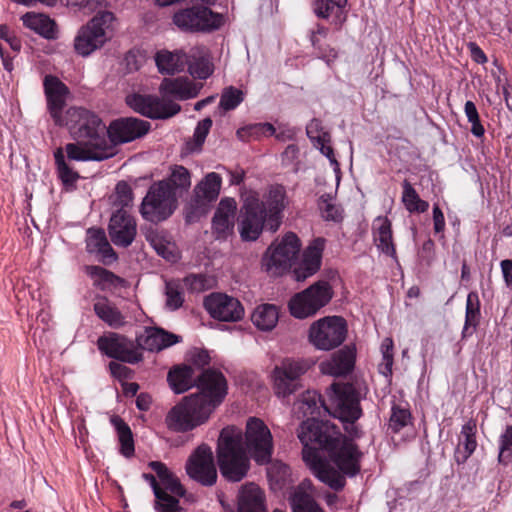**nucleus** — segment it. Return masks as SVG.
Instances as JSON below:
<instances>
[{
	"instance_id": "nucleus-64",
	"label": "nucleus",
	"mask_w": 512,
	"mask_h": 512,
	"mask_svg": "<svg viewBox=\"0 0 512 512\" xmlns=\"http://www.w3.org/2000/svg\"><path fill=\"white\" fill-rule=\"evenodd\" d=\"M211 127H212V120L209 117L198 122V124L195 128V131H194V135H193L195 144L198 147H201L203 145V143L205 142V139H206Z\"/></svg>"
},
{
	"instance_id": "nucleus-29",
	"label": "nucleus",
	"mask_w": 512,
	"mask_h": 512,
	"mask_svg": "<svg viewBox=\"0 0 512 512\" xmlns=\"http://www.w3.org/2000/svg\"><path fill=\"white\" fill-rule=\"evenodd\" d=\"M181 341V337L162 328L150 327L136 337L140 349L161 351Z\"/></svg>"
},
{
	"instance_id": "nucleus-27",
	"label": "nucleus",
	"mask_w": 512,
	"mask_h": 512,
	"mask_svg": "<svg viewBox=\"0 0 512 512\" xmlns=\"http://www.w3.org/2000/svg\"><path fill=\"white\" fill-rule=\"evenodd\" d=\"M262 201L266 209L267 229L276 232L282 223L283 211L286 207L285 188L281 185L272 186Z\"/></svg>"
},
{
	"instance_id": "nucleus-59",
	"label": "nucleus",
	"mask_w": 512,
	"mask_h": 512,
	"mask_svg": "<svg viewBox=\"0 0 512 512\" xmlns=\"http://www.w3.org/2000/svg\"><path fill=\"white\" fill-rule=\"evenodd\" d=\"M311 45L314 48L317 57L324 60L327 64L334 62L338 57L337 50L329 44L324 43L323 40L320 41L314 38Z\"/></svg>"
},
{
	"instance_id": "nucleus-49",
	"label": "nucleus",
	"mask_w": 512,
	"mask_h": 512,
	"mask_svg": "<svg viewBox=\"0 0 512 512\" xmlns=\"http://www.w3.org/2000/svg\"><path fill=\"white\" fill-rule=\"evenodd\" d=\"M160 182H167L170 190L175 193L177 189L186 191L191 186L190 172L184 166L177 165L173 168L169 178Z\"/></svg>"
},
{
	"instance_id": "nucleus-17",
	"label": "nucleus",
	"mask_w": 512,
	"mask_h": 512,
	"mask_svg": "<svg viewBox=\"0 0 512 512\" xmlns=\"http://www.w3.org/2000/svg\"><path fill=\"white\" fill-rule=\"evenodd\" d=\"M97 346L109 358L123 363L137 364L143 360V354L137 342L115 332L100 336Z\"/></svg>"
},
{
	"instance_id": "nucleus-28",
	"label": "nucleus",
	"mask_w": 512,
	"mask_h": 512,
	"mask_svg": "<svg viewBox=\"0 0 512 512\" xmlns=\"http://www.w3.org/2000/svg\"><path fill=\"white\" fill-rule=\"evenodd\" d=\"M355 359V347L346 345L333 353L330 359L322 361L320 363V370L323 374L330 376H344L354 369Z\"/></svg>"
},
{
	"instance_id": "nucleus-14",
	"label": "nucleus",
	"mask_w": 512,
	"mask_h": 512,
	"mask_svg": "<svg viewBox=\"0 0 512 512\" xmlns=\"http://www.w3.org/2000/svg\"><path fill=\"white\" fill-rule=\"evenodd\" d=\"M267 227L265 204L256 194L245 198L238 217V231L243 241H256Z\"/></svg>"
},
{
	"instance_id": "nucleus-8",
	"label": "nucleus",
	"mask_w": 512,
	"mask_h": 512,
	"mask_svg": "<svg viewBox=\"0 0 512 512\" xmlns=\"http://www.w3.org/2000/svg\"><path fill=\"white\" fill-rule=\"evenodd\" d=\"M301 248L298 236L286 233L280 242L272 243L262 257V268L271 276H281L292 267Z\"/></svg>"
},
{
	"instance_id": "nucleus-62",
	"label": "nucleus",
	"mask_w": 512,
	"mask_h": 512,
	"mask_svg": "<svg viewBox=\"0 0 512 512\" xmlns=\"http://www.w3.org/2000/svg\"><path fill=\"white\" fill-rule=\"evenodd\" d=\"M313 11L318 18L328 19L336 12V6L330 0H315L313 3Z\"/></svg>"
},
{
	"instance_id": "nucleus-1",
	"label": "nucleus",
	"mask_w": 512,
	"mask_h": 512,
	"mask_svg": "<svg viewBox=\"0 0 512 512\" xmlns=\"http://www.w3.org/2000/svg\"><path fill=\"white\" fill-rule=\"evenodd\" d=\"M303 445V460L310 465L316 477L334 491H341L346 477H355L361 471L363 453L353 441L330 421H303L297 430Z\"/></svg>"
},
{
	"instance_id": "nucleus-45",
	"label": "nucleus",
	"mask_w": 512,
	"mask_h": 512,
	"mask_svg": "<svg viewBox=\"0 0 512 512\" xmlns=\"http://www.w3.org/2000/svg\"><path fill=\"white\" fill-rule=\"evenodd\" d=\"M87 274L95 279L94 285L104 290L106 286H121L125 282L123 278L101 266L91 265L86 267Z\"/></svg>"
},
{
	"instance_id": "nucleus-47",
	"label": "nucleus",
	"mask_w": 512,
	"mask_h": 512,
	"mask_svg": "<svg viewBox=\"0 0 512 512\" xmlns=\"http://www.w3.org/2000/svg\"><path fill=\"white\" fill-rule=\"evenodd\" d=\"M54 158L58 177L62 181L63 185L66 187L74 186L80 176L66 163L62 148L56 149L54 152Z\"/></svg>"
},
{
	"instance_id": "nucleus-54",
	"label": "nucleus",
	"mask_w": 512,
	"mask_h": 512,
	"mask_svg": "<svg viewBox=\"0 0 512 512\" xmlns=\"http://www.w3.org/2000/svg\"><path fill=\"white\" fill-rule=\"evenodd\" d=\"M411 420V413L409 409L394 404L391 408V415L389 419V428L393 433L400 432L406 427Z\"/></svg>"
},
{
	"instance_id": "nucleus-7",
	"label": "nucleus",
	"mask_w": 512,
	"mask_h": 512,
	"mask_svg": "<svg viewBox=\"0 0 512 512\" xmlns=\"http://www.w3.org/2000/svg\"><path fill=\"white\" fill-rule=\"evenodd\" d=\"M301 248L298 236L286 233L280 242L272 243L262 257V268L271 276H281L292 267Z\"/></svg>"
},
{
	"instance_id": "nucleus-38",
	"label": "nucleus",
	"mask_w": 512,
	"mask_h": 512,
	"mask_svg": "<svg viewBox=\"0 0 512 512\" xmlns=\"http://www.w3.org/2000/svg\"><path fill=\"white\" fill-rule=\"evenodd\" d=\"M196 377L191 366H176L168 372L167 381L176 394H181L195 386Z\"/></svg>"
},
{
	"instance_id": "nucleus-58",
	"label": "nucleus",
	"mask_w": 512,
	"mask_h": 512,
	"mask_svg": "<svg viewBox=\"0 0 512 512\" xmlns=\"http://www.w3.org/2000/svg\"><path fill=\"white\" fill-rule=\"evenodd\" d=\"M311 45L314 48L317 57L324 60L327 64L334 62L338 57L337 50L329 44L324 43L323 40L320 41L314 38Z\"/></svg>"
},
{
	"instance_id": "nucleus-32",
	"label": "nucleus",
	"mask_w": 512,
	"mask_h": 512,
	"mask_svg": "<svg viewBox=\"0 0 512 512\" xmlns=\"http://www.w3.org/2000/svg\"><path fill=\"white\" fill-rule=\"evenodd\" d=\"M373 238L379 251L397 261L391 221L379 216L373 222Z\"/></svg>"
},
{
	"instance_id": "nucleus-52",
	"label": "nucleus",
	"mask_w": 512,
	"mask_h": 512,
	"mask_svg": "<svg viewBox=\"0 0 512 512\" xmlns=\"http://www.w3.org/2000/svg\"><path fill=\"white\" fill-rule=\"evenodd\" d=\"M155 510L157 512H185L179 504L178 496L167 493L165 490L155 496Z\"/></svg>"
},
{
	"instance_id": "nucleus-40",
	"label": "nucleus",
	"mask_w": 512,
	"mask_h": 512,
	"mask_svg": "<svg viewBox=\"0 0 512 512\" xmlns=\"http://www.w3.org/2000/svg\"><path fill=\"white\" fill-rule=\"evenodd\" d=\"M481 312H480V300L478 293L471 291L467 295L466 309H465V323L462 330V338L471 336L476 327L480 323Z\"/></svg>"
},
{
	"instance_id": "nucleus-6",
	"label": "nucleus",
	"mask_w": 512,
	"mask_h": 512,
	"mask_svg": "<svg viewBox=\"0 0 512 512\" xmlns=\"http://www.w3.org/2000/svg\"><path fill=\"white\" fill-rule=\"evenodd\" d=\"M177 204V195L167 182H154L142 200L140 214L144 220L157 224L167 220Z\"/></svg>"
},
{
	"instance_id": "nucleus-61",
	"label": "nucleus",
	"mask_w": 512,
	"mask_h": 512,
	"mask_svg": "<svg viewBox=\"0 0 512 512\" xmlns=\"http://www.w3.org/2000/svg\"><path fill=\"white\" fill-rule=\"evenodd\" d=\"M289 476V466L277 462L274 463L269 469H268V477L271 481H274L277 484H282L286 481L287 477Z\"/></svg>"
},
{
	"instance_id": "nucleus-18",
	"label": "nucleus",
	"mask_w": 512,
	"mask_h": 512,
	"mask_svg": "<svg viewBox=\"0 0 512 512\" xmlns=\"http://www.w3.org/2000/svg\"><path fill=\"white\" fill-rule=\"evenodd\" d=\"M173 21L185 31H211L221 26L222 17L208 7L197 5L175 13Z\"/></svg>"
},
{
	"instance_id": "nucleus-57",
	"label": "nucleus",
	"mask_w": 512,
	"mask_h": 512,
	"mask_svg": "<svg viewBox=\"0 0 512 512\" xmlns=\"http://www.w3.org/2000/svg\"><path fill=\"white\" fill-rule=\"evenodd\" d=\"M319 209L321 210L322 217L327 221L338 222L342 220V210L330 201L329 195L321 196Z\"/></svg>"
},
{
	"instance_id": "nucleus-4",
	"label": "nucleus",
	"mask_w": 512,
	"mask_h": 512,
	"mask_svg": "<svg viewBox=\"0 0 512 512\" xmlns=\"http://www.w3.org/2000/svg\"><path fill=\"white\" fill-rule=\"evenodd\" d=\"M214 411L200 395L189 394L167 412L164 422L171 432L187 433L206 424Z\"/></svg>"
},
{
	"instance_id": "nucleus-41",
	"label": "nucleus",
	"mask_w": 512,
	"mask_h": 512,
	"mask_svg": "<svg viewBox=\"0 0 512 512\" xmlns=\"http://www.w3.org/2000/svg\"><path fill=\"white\" fill-rule=\"evenodd\" d=\"M279 320V312L274 304H261L251 315L252 323L262 331L272 330Z\"/></svg>"
},
{
	"instance_id": "nucleus-36",
	"label": "nucleus",
	"mask_w": 512,
	"mask_h": 512,
	"mask_svg": "<svg viewBox=\"0 0 512 512\" xmlns=\"http://www.w3.org/2000/svg\"><path fill=\"white\" fill-rule=\"evenodd\" d=\"M148 466L155 472L163 486V490L178 497H183L185 495L186 490L181 484L179 478L170 471L164 463L160 461H151Z\"/></svg>"
},
{
	"instance_id": "nucleus-13",
	"label": "nucleus",
	"mask_w": 512,
	"mask_h": 512,
	"mask_svg": "<svg viewBox=\"0 0 512 512\" xmlns=\"http://www.w3.org/2000/svg\"><path fill=\"white\" fill-rule=\"evenodd\" d=\"M332 296L333 291L330 284L327 281H318L291 298L289 301L290 313L299 319L312 316L328 304Z\"/></svg>"
},
{
	"instance_id": "nucleus-2",
	"label": "nucleus",
	"mask_w": 512,
	"mask_h": 512,
	"mask_svg": "<svg viewBox=\"0 0 512 512\" xmlns=\"http://www.w3.org/2000/svg\"><path fill=\"white\" fill-rule=\"evenodd\" d=\"M216 458L221 475L229 482H240L250 469V458L244 447L243 434L235 426L224 427L216 445Z\"/></svg>"
},
{
	"instance_id": "nucleus-20",
	"label": "nucleus",
	"mask_w": 512,
	"mask_h": 512,
	"mask_svg": "<svg viewBox=\"0 0 512 512\" xmlns=\"http://www.w3.org/2000/svg\"><path fill=\"white\" fill-rule=\"evenodd\" d=\"M195 386L199 389L193 395H200L202 400L213 405L215 410L225 399L228 384L222 372L208 368L204 369L195 380Z\"/></svg>"
},
{
	"instance_id": "nucleus-31",
	"label": "nucleus",
	"mask_w": 512,
	"mask_h": 512,
	"mask_svg": "<svg viewBox=\"0 0 512 512\" xmlns=\"http://www.w3.org/2000/svg\"><path fill=\"white\" fill-rule=\"evenodd\" d=\"M477 425L474 419L468 420L461 428L458 445L454 450L453 459L457 465H463L477 449Z\"/></svg>"
},
{
	"instance_id": "nucleus-24",
	"label": "nucleus",
	"mask_w": 512,
	"mask_h": 512,
	"mask_svg": "<svg viewBox=\"0 0 512 512\" xmlns=\"http://www.w3.org/2000/svg\"><path fill=\"white\" fill-rule=\"evenodd\" d=\"M43 84L49 113L56 125L63 126L65 115L62 112L69 89L62 81L52 75L45 76Z\"/></svg>"
},
{
	"instance_id": "nucleus-46",
	"label": "nucleus",
	"mask_w": 512,
	"mask_h": 512,
	"mask_svg": "<svg viewBox=\"0 0 512 512\" xmlns=\"http://www.w3.org/2000/svg\"><path fill=\"white\" fill-rule=\"evenodd\" d=\"M402 202L410 213H424L429 208V203L422 200L412 184L405 179L402 183Z\"/></svg>"
},
{
	"instance_id": "nucleus-3",
	"label": "nucleus",
	"mask_w": 512,
	"mask_h": 512,
	"mask_svg": "<svg viewBox=\"0 0 512 512\" xmlns=\"http://www.w3.org/2000/svg\"><path fill=\"white\" fill-rule=\"evenodd\" d=\"M328 397L326 411L345 423L344 429L349 436L360 437V429L355 424L363 414L358 387L350 382H334L328 389Z\"/></svg>"
},
{
	"instance_id": "nucleus-60",
	"label": "nucleus",
	"mask_w": 512,
	"mask_h": 512,
	"mask_svg": "<svg viewBox=\"0 0 512 512\" xmlns=\"http://www.w3.org/2000/svg\"><path fill=\"white\" fill-rule=\"evenodd\" d=\"M88 233L86 249L89 253H97L108 242L105 232L102 229H91Z\"/></svg>"
},
{
	"instance_id": "nucleus-43",
	"label": "nucleus",
	"mask_w": 512,
	"mask_h": 512,
	"mask_svg": "<svg viewBox=\"0 0 512 512\" xmlns=\"http://www.w3.org/2000/svg\"><path fill=\"white\" fill-rule=\"evenodd\" d=\"M110 421L117 432L120 453L126 458L134 456V439L129 425L119 416H113Z\"/></svg>"
},
{
	"instance_id": "nucleus-19",
	"label": "nucleus",
	"mask_w": 512,
	"mask_h": 512,
	"mask_svg": "<svg viewBox=\"0 0 512 512\" xmlns=\"http://www.w3.org/2000/svg\"><path fill=\"white\" fill-rule=\"evenodd\" d=\"M127 105L136 113L150 119H168L180 112L179 104L161 100L155 95L132 94L126 98Z\"/></svg>"
},
{
	"instance_id": "nucleus-35",
	"label": "nucleus",
	"mask_w": 512,
	"mask_h": 512,
	"mask_svg": "<svg viewBox=\"0 0 512 512\" xmlns=\"http://www.w3.org/2000/svg\"><path fill=\"white\" fill-rule=\"evenodd\" d=\"M222 179L219 174L211 172L195 187L196 205H205L217 199Z\"/></svg>"
},
{
	"instance_id": "nucleus-11",
	"label": "nucleus",
	"mask_w": 512,
	"mask_h": 512,
	"mask_svg": "<svg viewBox=\"0 0 512 512\" xmlns=\"http://www.w3.org/2000/svg\"><path fill=\"white\" fill-rule=\"evenodd\" d=\"M347 322L341 316H326L309 329V341L319 350L329 351L340 346L347 336Z\"/></svg>"
},
{
	"instance_id": "nucleus-12",
	"label": "nucleus",
	"mask_w": 512,
	"mask_h": 512,
	"mask_svg": "<svg viewBox=\"0 0 512 512\" xmlns=\"http://www.w3.org/2000/svg\"><path fill=\"white\" fill-rule=\"evenodd\" d=\"M332 296L333 291L330 284L327 281H318L291 298L289 301L290 313L299 319L312 316L328 304Z\"/></svg>"
},
{
	"instance_id": "nucleus-48",
	"label": "nucleus",
	"mask_w": 512,
	"mask_h": 512,
	"mask_svg": "<svg viewBox=\"0 0 512 512\" xmlns=\"http://www.w3.org/2000/svg\"><path fill=\"white\" fill-rule=\"evenodd\" d=\"M293 512H324L312 496L297 490L290 499Z\"/></svg>"
},
{
	"instance_id": "nucleus-37",
	"label": "nucleus",
	"mask_w": 512,
	"mask_h": 512,
	"mask_svg": "<svg viewBox=\"0 0 512 512\" xmlns=\"http://www.w3.org/2000/svg\"><path fill=\"white\" fill-rule=\"evenodd\" d=\"M188 57L182 51L170 52L162 50L156 53L155 62L162 74H174L184 70Z\"/></svg>"
},
{
	"instance_id": "nucleus-63",
	"label": "nucleus",
	"mask_w": 512,
	"mask_h": 512,
	"mask_svg": "<svg viewBox=\"0 0 512 512\" xmlns=\"http://www.w3.org/2000/svg\"><path fill=\"white\" fill-rule=\"evenodd\" d=\"M183 281L185 286L192 292H201L208 288L207 278L202 274H190Z\"/></svg>"
},
{
	"instance_id": "nucleus-55",
	"label": "nucleus",
	"mask_w": 512,
	"mask_h": 512,
	"mask_svg": "<svg viewBox=\"0 0 512 512\" xmlns=\"http://www.w3.org/2000/svg\"><path fill=\"white\" fill-rule=\"evenodd\" d=\"M166 305L171 310L179 309L184 302L183 289L179 281L166 282Z\"/></svg>"
},
{
	"instance_id": "nucleus-15",
	"label": "nucleus",
	"mask_w": 512,
	"mask_h": 512,
	"mask_svg": "<svg viewBox=\"0 0 512 512\" xmlns=\"http://www.w3.org/2000/svg\"><path fill=\"white\" fill-rule=\"evenodd\" d=\"M246 452L259 465L271 461L274 451L273 437L267 425L259 418L248 419L245 431Z\"/></svg>"
},
{
	"instance_id": "nucleus-26",
	"label": "nucleus",
	"mask_w": 512,
	"mask_h": 512,
	"mask_svg": "<svg viewBox=\"0 0 512 512\" xmlns=\"http://www.w3.org/2000/svg\"><path fill=\"white\" fill-rule=\"evenodd\" d=\"M237 213V202L234 198L220 200L212 218V230L217 239H226L233 233Z\"/></svg>"
},
{
	"instance_id": "nucleus-53",
	"label": "nucleus",
	"mask_w": 512,
	"mask_h": 512,
	"mask_svg": "<svg viewBox=\"0 0 512 512\" xmlns=\"http://www.w3.org/2000/svg\"><path fill=\"white\" fill-rule=\"evenodd\" d=\"M243 100L244 93L242 90L234 86H229L222 91L219 106L224 111H231L238 107Z\"/></svg>"
},
{
	"instance_id": "nucleus-21",
	"label": "nucleus",
	"mask_w": 512,
	"mask_h": 512,
	"mask_svg": "<svg viewBox=\"0 0 512 512\" xmlns=\"http://www.w3.org/2000/svg\"><path fill=\"white\" fill-rule=\"evenodd\" d=\"M151 128L150 122L135 117L113 120L107 128V139L112 145L132 142L146 135Z\"/></svg>"
},
{
	"instance_id": "nucleus-51",
	"label": "nucleus",
	"mask_w": 512,
	"mask_h": 512,
	"mask_svg": "<svg viewBox=\"0 0 512 512\" xmlns=\"http://www.w3.org/2000/svg\"><path fill=\"white\" fill-rule=\"evenodd\" d=\"M498 463L507 466L512 461V425H507L498 440Z\"/></svg>"
},
{
	"instance_id": "nucleus-5",
	"label": "nucleus",
	"mask_w": 512,
	"mask_h": 512,
	"mask_svg": "<svg viewBox=\"0 0 512 512\" xmlns=\"http://www.w3.org/2000/svg\"><path fill=\"white\" fill-rule=\"evenodd\" d=\"M64 125L73 139L96 148L114 147L108 142L107 129L102 119L93 111L83 107H70L65 112Z\"/></svg>"
},
{
	"instance_id": "nucleus-9",
	"label": "nucleus",
	"mask_w": 512,
	"mask_h": 512,
	"mask_svg": "<svg viewBox=\"0 0 512 512\" xmlns=\"http://www.w3.org/2000/svg\"><path fill=\"white\" fill-rule=\"evenodd\" d=\"M114 19L112 12L100 11L81 27L74 40L77 54L85 57L101 48L110 38L107 33L111 29Z\"/></svg>"
},
{
	"instance_id": "nucleus-22",
	"label": "nucleus",
	"mask_w": 512,
	"mask_h": 512,
	"mask_svg": "<svg viewBox=\"0 0 512 512\" xmlns=\"http://www.w3.org/2000/svg\"><path fill=\"white\" fill-rule=\"evenodd\" d=\"M204 307L212 318L223 322H237L244 316L241 302L224 293H212L204 300Z\"/></svg>"
},
{
	"instance_id": "nucleus-25",
	"label": "nucleus",
	"mask_w": 512,
	"mask_h": 512,
	"mask_svg": "<svg viewBox=\"0 0 512 512\" xmlns=\"http://www.w3.org/2000/svg\"><path fill=\"white\" fill-rule=\"evenodd\" d=\"M326 240L322 237L313 239L303 251L301 261L293 270L297 281H304L317 273L321 267Z\"/></svg>"
},
{
	"instance_id": "nucleus-34",
	"label": "nucleus",
	"mask_w": 512,
	"mask_h": 512,
	"mask_svg": "<svg viewBox=\"0 0 512 512\" xmlns=\"http://www.w3.org/2000/svg\"><path fill=\"white\" fill-rule=\"evenodd\" d=\"M159 90L162 95L178 100L195 98L199 93V87L186 77L164 78Z\"/></svg>"
},
{
	"instance_id": "nucleus-56",
	"label": "nucleus",
	"mask_w": 512,
	"mask_h": 512,
	"mask_svg": "<svg viewBox=\"0 0 512 512\" xmlns=\"http://www.w3.org/2000/svg\"><path fill=\"white\" fill-rule=\"evenodd\" d=\"M116 201L115 205L120 206L119 209L130 207L133 204L134 194L131 186L126 181H120L115 187Z\"/></svg>"
},
{
	"instance_id": "nucleus-23",
	"label": "nucleus",
	"mask_w": 512,
	"mask_h": 512,
	"mask_svg": "<svg viewBox=\"0 0 512 512\" xmlns=\"http://www.w3.org/2000/svg\"><path fill=\"white\" fill-rule=\"evenodd\" d=\"M108 233L114 245L123 248L130 246L137 234L135 218L124 209L116 210L111 215Z\"/></svg>"
},
{
	"instance_id": "nucleus-39",
	"label": "nucleus",
	"mask_w": 512,
	"mask_h": 512,
	"mask_svg": "<svg viewBox=\"0 0 512 512\" xmlns=\"http://www.w3.org/2000/svg\"><path fill=\"white\" fill-rule=\"evenodd\" d=\"M22 21L26 27L34 30L46 39H55L57 37V25L48 16L28 12L22 16Z\"/></svg>"
},
{
	"instance_id": "nucleus-44",
	"label": "nucleus",
	"mask_w": 512,
	"mask_h": 512,
	"mask_svg": "<svg viewBox=\"0 0 512 512\" xmlns=\"http://www.w3.org/2000/svg\"><path fill=\"white\" fill-rule=\"evenodd\" d=\"M327 406L328 404H325V402L321 400L319 394L314 391H307L302 395L298 403V410L304 417H307L305 421H320L315 416L320 414L321 407L326 409Z\"/></svg>"
},
{
	"instance_id": "nucleus-50",
	"label": "nucleus",
	"mask_w": 512,
	"mask_h": 512,
	"mask_svg": "<svg viewBox=\"0 0 512 512\" xmlns=\"http://www.w3.org/2000/svg\"><path fill=\"white\" fill-rule=\"evenodd\" d=\"M187 64L189 73L194 78L205 80L213 73V64L207 56H192Z\"/></svg>"
},
{
	"instance_id": "nucleus-33",
	"label": "nucleus",
	"mask_w": 512,
	"mask_h": 512,
	"mask_svg": "<svg viewBox=\"0 0 512 512\" xmlns=\"http://www.w3.org/2000/svg\"><path fill=\"white\" fill-rule=\"evenodd\" d=\"M67 157L75 161H102L114 155V147L96 148L84 143H68L65 146Z\"/></svg>"
},
{
	"instance_id": "nucleus-30",
	"label": "nucleus",
	"mask_w": 512,
	"mask_h": 512,
	"mask_svg": "<svg viewBox=\"0 0 512 512\" xmlns=\"http://www.w3.org/2000/svg\"><path fill=\"white\" fill-rule=\"evenodd\" d=\"M237 511L268 512L264 490L253 482L242 485L237 495Z\"/></svg>"
},
{
	"instance_id": "nucleus-10",
	"label": "nucleus",
	"mask_w": 512,
	"mask_h": 512,
	"mask_svg": "<svg viewBox=\"0 0 512 512\" xmlns=\"http://www.w3.org/2000/svg\"><path fill=\"white\" fill-rule=\"evenodd\" d=\"M314 365L305 358H285L272 372L273 389L278 397L289 396L301 388V377Z\"/></svg>"
},
{
	"instance_id": "nucleus-42",
	"label": "nucleus",
	"mask_w": 512,
	"mask_h": 512,
	"mask_svg": "<svg viewBox=\"0 0 512 512\" xmlns=\"http://www.w3.org/2000/svg\"><path fill=\"white\" fill-rule=\"evenodd\" d=\"M95 314L112 328H120L125 324V317L120 310L111 305L106 297L93 305Z\"/></svg>"
},
{
	"instance_id": "nucleus-16",
	"label": "nucleus",
	"mask_w": 512,
	"mask_h": 512,
	"mask_svg": "<svg viewBox=\"0 0 512 512\" xmlns=\"http://www.w3.org/2000/svg\"><path fill=\"white\" fill-rule=\"evenodd\" d=\"M185 470L189 478L200 485L205 487L215 485L218 473L211 446L207 443L198 445L189 455Z\"/></svg>"
}]
</instances>
